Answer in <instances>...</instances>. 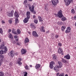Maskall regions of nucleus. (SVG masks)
<instances>
[{
    "label": "nucleus",
    "mask_w": 76,
    "mask_h": 76,
    "mask_svg": "<svg viewBox=\"0 0 76 76\" xmlns=\"http://www.w3.org/2000/svg\"><path fill=\"white\" fill-rule=\"evenodd\" d=\"M0 50H1L0 51V54L1 55L4 54V53H6L7 52V47L4 46V43L2 44L0 46Z\"/></svg>",
    "instance_id": "nucleus-1"
},
{
    "label": "nucleus",
    "mask_w": 76,
    "mask_h": 76,
    "mask_svg": "<svg viewBox=\"0 0 76 76\" xmlns=\"http://www.w3.org/2000/svg\"><path fill=\"white\" fill-rule=\"evenodd\" d=\"M58 64L59 65H57L54 68V70H55L56 72H58L59 70L58 69V68H61L62 66V63L61 62H58Z\"/></svg>",
    "instance_id": "nucleus-2"
},
{
    "label": "nucleus",
    "mask_w": 76,
    "mask_h": 76,
    "mask_svg": "<svg viewBox=\"0 0 76 76\" xmlns=\"http://www.w3.org/2000/svg\"><path fill=\"white\" fill-rule=\"evenodd\" d=\"M30 12H27V18H26L23 20V21L24 23H27L28 20H29V19L30 18Z\"/></svg>",
    "instance_id": "nucleus-3"
},
{
    "label": "nucleus",
    "mask_w": 76,
    "mask_h": 76,
    "mask_svg": "<svg viewBox=\"0 0 76 76\" xmlns=\"http://www.w3.org/2000/svg\"><path fill=\"white\" fill-rule=\"evenodd\" d=\"M73 0H64L67 6H68V5H69L71 2H73Z\"/></svg>",
    "instance_id": "nucleus-4"
},
{
    "label": "nucleus",
    "mask_w": 76,
    "mask_h": 76,
    "mask_svg": "<svg viewBox=\"0 0 76 76\" xmlns=\"http://www.w3.org/2000/svg\"><path fill=\"white\" fill-rule=\"evenodd\" d=\"M58 16L59 18H62L63 16V15L62 14V11L60 10L58 13Z\"/></svg>",
    "instance_id": "nucleus-5"
},
{
    "label": "nucleus",
    "mask_w": 76,
    "mask_h": 76,
    "mask_svg": "<svg viewBox=\"0 0 76 76\" xmlns=\"http://www.w3.org/2000/svg\"><path fill=\"white\" fill-rule=\"evenodd\" d=\"M14 11L13 10H12L10 12L8 13V16L9 17H13V13Z\"/></svg>",
    "instance_id": "nucleus-6"
},
{
    "label": "nucleus",
    "mask_w": 76,
    "mask_h": 76,
    "mask_svg": "<svg viewBox=\"0 0 76 76\" xmlns=\"http://www.w3.org/2000/svg\"><path fill=\"white\" fill-rule=\"evenodd\" d=\"M0 58H1V60H0V67L1 65V63L3 62V58H4V56L2 55H0Z\"/></svg>",
    "instance_id": "nucleus-7"
},
{
    "label": "nucleus",
    "mask_w": 76,
    "mask_h": 76,
    "mask_svg": "<svg viewBox=\"0 0 76 76\" xmlns=\"http://www.w3.org/2000/svg\"><path fill=\"white\" fill-rule=\"evenodd\" d=\"M56 1H57V3H58V0H52V3L53 4L54 6H56V5H57V3H56Z\"/></svg>",
    "instance_id": "nucleus-8"
},
{
    "label": "nucleus",
    "mask_w": 76,
    "mask_h": 76,
    "mask_svg": "<svg viewBox=\"0 0 76 76\" xmlns=\"http://www.w3.org/2000/svg\"><path fill=\"white\" fill-rule=\"evenodd\" d=\"M55 64V63L53 61H52L50 62V69H53V68L54 67L53 64Z\"/></svg>",
    "instance_id": "nucleus-9"
},
{
    "label": "nucleus",
    "mask_w": 76,
    "mask_h": 76,
    "mask_svg": "<svg viewBox=\"0 0 76 76\" xmlns=\"http://www.w3.org/2000/svg\"><path fill=\"white\" fill-rule=\"evenodd\" d=\"M32 35L34 37H38V34L37 33V32L35 31L33 32Z\"/></svg>",
    "instance_id": "nucleus-10"
},
{
    "label": "nucleus",
    "mask_w": 76,
    "mask_h": 76,
    "mask_svg": "<svg viewBox=\"0 0 76 76\" xmlns=\"http://www.w3.org/2000/svg\"><path fill=\"white\" fill-rule=\"evenodd\" d=\"M58 53L63 54V50L61 48H59L58 50Z\"/></svg>",
    "instance_id": "nucleus-11"
},
{
    "label": "nucleus",
    "mask_w": 76,
    "mask_h": 76,
    "mask_svg": "<svg viewBox=\"0 0 76 76\" xmlns=\"http://www.w3.org/2000/svg\"><path fill=\"white\" fill-rule=\"evenodd\" d=\"M14 16L16 17V18H18L19 17V15L17 12H15Z\"/></svg>",
    "instance_id": "nucleus-12"
},
{
    "label": "nucleus",
    "mask_w": 76,
    "mask_h": 76,
    "mask_svg": "<svg viewBox=\"0 0 76 76\" xmlns=\"http://www.w3.org/2000/svg\"><path fill=\"white\" fill-rule=\"evenodd\" d=\"M10 56L13 57L15 56V53L13 51H12L10 52Z\"/></svg>",
    "instance_id": "nucleus-13"
},
{
    "label": "nucleus",
    "mask_w": 76,
    "mask_h": 76,
    "mask_svg": "<svg viewBox=\"0 0 76 76\" xmlns=\"http://www.w3.org/2000/svg\"><path fill=\"white\" fill-rule=\"evenodd\" d=\"M64 58H66L68 60H69L70 59V56L69 54H67V55L65 56H64Z\"/></svg>",
    "instance_id": "nucleus-14"
},
{
    "label": "nucleus",
    "mask_w": 76,
    "mask_h": 76,
    "mask_svg": "<svg viewBox=\"0 0 76 76\" xmlns=\"http://www.w3.org/2000/svg\"><path fill=\"white\" fill-rule=\"evenodd\" d=\"M34 5H32V8H31H31H30V9H29L31 11V12H32V13H33V12H34Z\"/></svg>",
    "instance_id": "nucleus-15"
},
{
    "label": "nucleus",
    "mask_w": 76,
    "mask_h": 76,
    "mask_svg": "<svg viewBox=\"0 0 76 76\" xmlns=\"http://www.w3.org/2000/svg\"><path fill=\"white\" fill-rule=\"evenodd\" d=\"M30 26L31 28H32V29H35V28H36V27H35L34 26V24L31 23L30 24Z\"/></svg>",
    "instance_id": "nucleus-16"
},
{
    "label": "nucleus",
    "mask_w": 76,
    "mask_h": 76,
    "mask_svg": "<svg viewBox=\"0 0 76 76\" xmlns=\"http://www.w3.org/2000/svg\"><path fill=\"white\" fill-rule=\"evenodd\" d=\"M25 6L26 8H28V7H29V9H31V5L30 4H28H28H26Z\"/></svg>",
    "instance_id": "nucleus-17"
},
{
    "label": "nucleus",
    "mask_w": 76,
    "mask_h": 76,
    "mask_svg": "<svg viewBox=\"0 0 76 76\" xmlns=\"http://www.w3.org/2000/svg\"><path fill=\"white\" fill-rule=\"evenodd\" d=\"M26 53V50L23 49L21 50V53L22 54H24Z\"/></svg>",
    "instance_id": "nucleus-18"
},
{
    "label": "nucleus",
    "mask_w": 76,
    "mask_h": 76,
    "mask_svg": "<svg viewBox=\"0 0 76 76\" xmlns=\"http://www.w3.org/2000/svg\"><path fill=\"white\" fill-rule=\"evenodd\" d=\"M40 67H41V65L39 64H37L35 66V67L37 69H39V68H40Z\"/></svg>",
    "instance_id": "nucleus-19"
},
{
    "label": "nucleus",
    "mask_w": 76,
    "mask_h": 76,
    "mask_svg": "<svg viewBox=\"0 0 76 76\" xmlns=\"http://www.w3.org/2000/svg\"><path fill=\"white\" fill-rule=\"evenodd\" d=\"M41 31L44 32H45V30L44 29V27L43 26H42L41 27L40 29Z\"/></svg>",
    "instance_id": "nucleus-20"
},
{
    "label": "nucleus",
    "mask_w": 76,
    "mask_h": 76,
    "mask_svg": "<svg viewBox=\"0 0 76 76\" xmlns=\"http://www.w3.org/2000/svg\"><path fill=\"white\" fill-rule=\"evenodd\" d=\"M29 42V40L28 39V37H27L25 39V43H27V42Z\"/></svg>",
    "instance_id": "nucleus-21"
},
{
    "label": "nucleus",
    "mask_w": 76,
    "mask_h": 76,
    "mask_svg": "<svg viewBox=\"0 0 76 76\" xmlns=\"http://www.w3.org/2000/svg\"><path fill=\"white\" fill-rule=\"evenodd\" d=\"M9 38H11V39H13V35H12V34H11L10 33L9 34Z\"/></svg>",
    "instance_id": "nucleus-22"
},
{
    "label": "nucleus",
    "mask_w": 76,
    "mask_h": 76,
    "mask_svg": "<svg viewBox=\"0 0 76 76\" xmlns=\"http://www.w3.org/2000/svg\"><path fill=\"white\" fill-rule=\"evenodd\" d=\"M62 61L64 63H66L67 64H68V63H67V61L65 60V59L63 58L62 59Z\"/></svg>",
    "instance_id": "nucleus-23"
},
{
    "label": "nucleus",
    "mask_w": 76,
    "mask_h": 76,
    "mask_svg": "<svg viewBox=\"0 0 76 76\" xmlns=\"http://www.w3.org/2000/svg\"><path fill=\"white\" fill-rule=\"evenodd\" d=\"M53 59L54 60H57V56H56L54 54L53 56Z\"/></svg>",
    "instance_id": "nucleus-24"
},
{
    "label": "nucleus",
    "mask_w": 76,
    "mask_h": 76,
    "mask_svg": "<svg viewBox=\"0 0 76 76\" xmlns=\"http://www.w3.org/2000/svg\"><path fill=\"white\" fill-rule=\"evenodd\" d=\"M19 23V20H18V18H16L15 20V23Z\"/></svg>",
    "instance_id": "nucleus-25"
},
{
    "label": "nucleus",
    "mask_w": 76,
    "mask_h": 76,
    "mask_svg": "<svg viewBox=\"0 0 76 76\" xmlns=\"http://www.w3.org/2000/svg\"><path fill=\"white\" fill-rule=\"evenodd\" d=\"M39 19V22H42L43 20H42V18H41V17L40 16L38 17Z\"/></svg>",
    "instance_id": "nucleus-26"
},
{
    "label": "nucleus",
    "mask_w": 76,
    "mask_h": 76,
    "mask_svg": "<svg viewBox=\"0 0 76 76\" xmlns=\"http://www.w3.org/2000/svg\"><path fill=\"white\" fill-rule=\"evenodd\" d=\"M61 20L62 21H64L65 20H66V18L65 17H63L62 18Z\"/></svg>",
    "instance_id": "nucleus-27"
},
{
    "label": "nucleus",
    "mask_w": 76,
    "mask_h": 76,
    "mask_svg": "<svg viewBox=\"0 0 76 76\" xmlns=\"http://www.w3.org/2000/svg\"><path fill=\"white\" fill-rule=\"evenodd\" d=\"M0 76H4V73L2 72H0Z\"/></svg>",
    "instance_id": "nucleus-28"
},
{
    "label": "nucleus",
    "mask_w": 76,
    "mask_h": 76,
    "mask_svg": "<svg viewBox=\"0 0 76 76\" xmlns=\"http://www.w3.org/2000/svg\"><path fill=\"white\" fill-rule=\"evenodd\" d=\"M57 24L59 25H63V23L62 22H58L57 23Z\"/></svg>",
    "instance_id": "nucleus-29"
},
{
    "label": "nucleus",
    "mask_w": 76,
    "mask_h": 76,
    "mask_svg": "<svg viewBox=\"0 0 76 76\" xmlns=\"http://www.w3.org/2000/svg\"><path fill=\"white\" fill-rule=\"evenodd\" d=\"M45 9L46 10V11H48V7H47V5L45 6Z\"/></svg>",
    "instance_id": "nucleus-30"
},
{
    "label": "nucleus",
    "mask_w": 76,
    "mask_h": 76,
    "mask_svg": "<svg viewBox=\"0 0 76 76\" xmlns=\"http://www.w3.org/2000/svg\"><path fill=\"white\" fill-rule=\"evenodd\" d=\"M72 13V14H74L75 13V10L74 9H72L71 10Z\"/></svg>",
    "instance_id": "nucleus-31"
},
{
    "label": "nucleus",
    "mask_w": 76,
    "mask_h": 76,
    "mask_svg": "<svg viewBox=\"0 0 76 76\" xmlns=\"http://www.w3.org/2000/svg\"><path fill=\"white\" fill-rule=\"evenodd\" d=\"M17 31L18 34H20V31L19 29H18Z\"/></svg>",
    "instance_id": "nucleus-32"
},
{
    "label": "nucleus",
    "mask_w": 76,
    "mask_h": 76,
    "mask_svg": "<svg viewBox=\"0 0 76 76\" xmlns=\"http://www.w3.org/2000/svg\"><path fill=\"white\" fill-rule=\"evenodd\" d=\"M65 28H66V27H65V26H63L62 27L61 29H62V31H64V29H65Z\"/></svg>",
    "instance_id": "nucleus-33"
},
{
    "label": "nucleus",
    "mask_w": 76,
    "mask_h": 76,
    "mask_svg": "<svg viewBox=\"0 0 76 76\" xmlns=\"http://www.w3.org/2000/svg\"><path fill=\"white\" fill-rule=\"evenodd\" d=\"M23 74L24 75V76H27L28 73H27V72H25L23 73Z\"/></svg>",
    "instance_id": "nucleus-34"
},
{
    "label": "nucleus",
    "mask_w": 76,
    "mask_h": 76,
    "mask_svg": "<svg viewBox=\"0 0 76 76\" xmlns=\"http://www.w3.org/2000/svg\"><path fill=\"white\" fill-rule=\"evenodd\" d=\"M70 30H69V29H67L66 31V33H69V32H70Z\"/></svg>",
    "instance_id": "nucleus-35"
},
{
    "label": "nucleus",
    "mask_w": 76,
    "mask_h": 76,
    "mask_svg": "<svg viewBox=\"0 0 76 76\" xmlns=\"http://www.w3.org/2000/svg\"><path fill=\"white\" fill-rule=\"evenodd\" d=\"M23 4H25V5H26V4H27V1H26V0H25L24 1V3Z\"/></svg>",
    "instance_id": "nucleus-36"
},
{
    "label": "nucleus",
    "mask_w": 76,
    "mask_h": 76,
    "mask_svg": "<svg viewBox=\"0 0 76 76\" xmlns=\"http://www.w3.org/2000/svg\"><path fill=\"white\" fill-rule=\"evenodd\" d=\"M0 33L1 34H2V33H3V30L1 28H0Z\"/></svg>",
    "instance_id": "nucleus-37"
},
{
    "label": "nucleus",
    "mask_w": 76,
    "mask_h": 76,
    "mask_svg": "<svg viewBox=\"0 0 76 76\" xmlns=\"http://www.w3.org/2000/svg\"><path fill=\"white\" fill-rule=\"evenodd\" d=\"M21 44V43L17 42L16 43V45H20Z\"/></svg>",
    "instance_id": "nucleus-38"
},
{
    "label": "nucleus",
    "mask_w": 76,
    "mask_h": 76,
    "mask_svg": "<svg viewBox=\"0 0 76 76\" xmlns=\"http://www.w3.org/2000/svg\"><path fill=\"white\" fill-rule=\"evenodd\" d=\"M18 64H19V65H21V64H22L20 61H18Z\"/></svg>",
    "instance_id": "nucleus-39"
},
{
    "label": "nucleus",
    "mask_w": 76,
    "mask_h": 76,
    "mask_svg": "<svg viewBox=\"0 0 76 76\" xmlns=\"http://www.w3.org/2000/svg\"><path fill=\"white\" fill-rule=\"evenodd\" d=\"M34 22L35 23H38V20H34Z\"/></svg>",
    "instance_id": "nucleus-40"
},
{
    "label": "nucleus",
    "mask_w": 76,
    "mask_h": 76,
    "mask_svg": "<svg viewBox=\"0 0 76 76\" xmlns=\"http://www.w3.org/2000/svg\"><path fill=\"white\" fill-rule=\"evenodd\" d=\"M58 45L60 46V47H61V45H61V43H58Z\"/></svg>",
    "instance_id": "nucleus-41"
},
{
    "label": "nucleus",
    "mask_w": 76,
    "mask_h": 76,
    "mask_svg": "<svg viewBox=\"0 0 76 76\" xmlns=\"http://www.w3.org/2000/svg\"><path fill=\"white\" fill-rule=\"evenodd\" d=\"M22 60L21 58H18V61H20Z\"/></svg>",
    "instance_id": "nucleus-42"
},
{
    "label": "nucleus",
    "mask_w": 76,
    "mask_h": 76,
    "mask_svg": "<svg viewBox=\"0 0 76 76\" xmlns=\"http://www.w3.org/2000/svg\"><path fill=\"white\" fill-rule=\"evenodd\" d=\"M25 68L27 70V69H28V66H26L25 67Z\"/></svg>",
    "instance_id": "nucleus-43"
},
{
    "label": "nucleus",
    "mask_w": 76,
    "mask_h": 76,
    "mask_svg": "<svg viewBox=\"0 0 76 76\" xmlns=\"http://www.w3.org/2000/svg\"><path fill=\"white\" fill-rule=\"evenodd\" d=\"M58 37V35H55V38H57Z\"/></svg>",
    "instance_id": "nucleus-44"
},
{
    "label": "nucleus",
    "mask_w": 76,
    "mask_h": 76,
    "mask_svg": "<svg viewBox=\"0 0 76 76\" xmlns=\"http://www.w3.org/2000/svg\"><path fill=\"white\" fill-rule=\"evenodd\" d=\"M9 22V23H10V24H11V23H12V20H10Z\"/></svg>",
    "instance_id": "nucleus-45"
},
{
    "label": "nucleus",
    "mask_w": 76,
    "mask_h": 76,
    "mask_svg": "<svg viewBox=\"0 0 76 76\" xmlns=\"http://www.w3.org/2000/svg\"><path fill=\"white\" fill-rule=\"evenodd\" d=\"M10 32H11V29H9L8 31V32H9V33Z\"/></svg>",
    "instance_id": "nucleus-46"
},
{
    "label": "nucleus",
    "mask_w": 76,
    "mask_h": 76,
    "mask_svg": "<svg viewBox=\"0 0 76 76\" xmlns=\"http://www.w3.org/2000/svg\"><path fill=\"white\" fill-rule=\"evenodd\" d=\"M35 18H36V16L35 15H33V19H35Z\"/></svg>",
    "instance_id": "nucleus-47"
},
{
    "label": "nucleus",
    "mask_w": 76,
    "mask_h": 76,
    "mask_svg": "<svg viewBox=\"0 0 76 76\" xmlns=\"http://www.w3.org/2000/svg\"><path fill=\"white\" fill-rule=\"evenodd\" d=\"M13 34H15V35H17V33L15 31H14V32Z\"/></svg>",
    "instance_id": "nucleus-48"
},
{
    "label": "nucleus",
    "mask_w": 76,
    "mask_h": 76,
    "mask_svg": "<svg viewBox=\"0 0 76 76\" xmlns=\"http://www.w3.org/2000/svg\"><path fill=\"white\" fill-rule=\"evenodd\" d=\"M33 13L34 14H35L36 13V12L34 11H33Z\"/></svg>",
    "instance_id": "nucleus-49"
},
{
    "label": "nucleus",
    "mask_w": 76,
    "mask_h": 76,
    "mask_svg": "<svg viewBox=\"0 0 76 76\" xmlns=\"http://www.w3.org/2000/svg\"><path fill=\"white\" fill-rule=\"evenodd\" d=\"M14 38H15V39H16V38H18V37H17V36H15L14 37Z\"/></svg>",
    "instance_id": "nucleus-50"
},
{
    "label": "nucleus",
    "mask_w": 76,
    "mask_h": 76,
    "mask_svg": "<svg viewBox=\"0 0 76 76\" xmlns=\"http://www.w3.org/2000/svg\"><path fill=\"white\" fill-rule=\"evenodd\" d=\"M19 39L18 38H16V39H15V40L16 41H18Z\"/></svg>",
    "instance_id": "nucleus-51"
},
{
    "label": "nucleus",
    "mask_w": 76,
    "mask_h": 76,
    "mask_svg": "<svg viewBox=\"0 0 76 76\" xmlns=\"http://www.w3.org/2000/svg\"><path fill=\"white\" fill-rule=\"evenodd\" d=\"M2 23H5V22H4V21H2Z\"/></svg>",
    "instance_id": "nucleus-52"
},
{
    "label": "nucleus",
    "mask_w": 76,
    "mask_h": 76,
    "mask_svg": "<svg viewBox=\"0 0 76 76\" xmlns=\"http://www.w3.org/2000/svg\"><path fill=\"white\" fill-rule=\"evenodd\" d=\"M67 29H68L69 30H70V28L69 27H68Z\"/></svg>",
    "instance_id": "nucleus-53"
},
{
    "label": "nucleus",
    "mask_w": 76,
    "mask_h": 76,
    "mask_svg": "<svg viewBox=\"0 0 76 76\" xmlns=\"http://www.w3.org/2000/svg\"><path fill=\"white\" fill-rule=\"evenodd\" d=\"M14 31V30H12V33H14V32H15Z\"/></svg>",
    "instance_id": "nucleus-54"
},
{
    "label": "nucleus",
    "mask_w": 76,
    "mask_h": 76,
    "mask_svg": "<svg viewBox=\"0 0 76 76\" xmlns=\"http://www.w3.org/2000/svg\"><path fill=\"white\" fill-rule=\"evenodd\" d=\"M59 74H60V73L59 72H58L57 74V75L58 76V75H59Z\"/></svg>",
    "instance_id": "nucleus-55"
},
{
    "label": "nucleus",
    "mask_w": 76,
    "mask_h": 76,
    "mask_svg": "<svg viewBox=\"0 0 76 76\" xmlns=\"http://www.w3.org/2000/svg\"><path fill=\"white\" fill-rule=\"evenodd\" d=\"M30 67H32V65H30Z\"/></svg>",
    "instance_id": "nucleus-56"
},
{
    "label": "nucleus",
    "mask_w": 76,
    "mask_h": 76,
    "mask_svg": "<svg viewBox=\"0 0 76 76\" xmlns=\"http://www.w3.org/2000/svg\"><path fill=\"white\" fill-rule=\"evenodd\" d=\"M74 18H75V19H76V15L75 16H74Z\"/></svg>",
    "instance_id": "nucleus-57"
},
{
    "label": "nucleus",
    "mask_w": 76,
    "mask_h": 76,
    "mask_svg": "<svg viewBox=\"0 0 76 76\" xmlns=\"http://www.w3.org/2000/svg\"><path fill=\"white\" fill-rule=\"evenodd\" d=\"M28 1H32L33 0H28Z\"/></svg>",
    "instance_id": "nucleus-58"
},
{
    "label": "nucleus",
    "mask_w": 76,
    "mask_h": 76,
    "mask_svg": "<svg viewBox=\"0 0 76 76\" xmlns=\"http://www.w3.org/2000/svg\"><path fill=\"white\" fill-rule=\"evenodd\" d=\"M28 33L29 34H31V32H28Z\"/></svg>",
    "instance_id": "nucleus-59"
},
{
    "label": "nucleus",
    "mask_w": 76,
    "mask_h": 76,
    "mask_svg": "<svg viewBox=\"0 0 76 76\" xmlns=\"http://www.w3.org/2000/svg\"><path fill=\"white\" fill-rule=\"evenodd\" d=\"M65 76H68V75H67V74H66L65 75Z\"/></svg>",
    "instance_id": "nucleus-60"
},
{
    "label": "nucleus",
    "mask_w": 76,
    "mask_h": 76,
    "mask_svg": "<svg viewBox=\"0 0 76 76\" xmlns=\"http://www.w3.org/2000/svg\"><path fill=\"white\" fill-rule=\"evenodd\" d=\"M1 42V39H0V42Z\"/></svg>",
    "instance_id": "nucleus-61"
},
{
    "label": "nucleus",
    "mask_w": 76,
    "mask_h": 76,
    "mask_svg": "<svg viewBox=\"0 0 76 76\" xmlns=\"http://www.w3.org/2000/svg\"><path fill=\"white\" fill-rule=\"evenodd\" d=\"M75 50H76V47H75Z\"/></svg>",
    "instance_id": "nucleus-62"
},
{
    "label": "nucleus",
    "mask_w": 76,
    "mask_h": 76,
    "mask_svg": "<svg viewBox=\"0 0 76 76\" xmlns=\"http://www.w3.org/2000/svg\"><path fill=\"white\" fill-rule=\"evenodd\" d=\"M1 11L2 10V9H1Z\"/></svg>",
    "instance_id": "nucleus-63"
}]
</instances>
